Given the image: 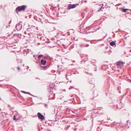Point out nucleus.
<instances>
[{
	"instance_id": "1",
	"label": "nucleus",
	"mask_w": 131,
	"mask_h": 131,
	"mask_svg": "<svg viewBox=\"0 0 131 131\" xmlns=\"http://www.w3.org/2000/svg\"><path fill=\"white\" fill-rule=\"evenodd\" d=\"M27 6L25 5L18 6L16 8V12H19L22 11H24L25 10L26 8H27Z\"/></svg>"
},
{
	"instance_id": "2",
	"label": "nucleus",
	"mask_w": 131,
	"mask_h": 131,
	"mask_svg": "<svg viewBox=\"0 0 131 131\" xmlns=\"http://www.w3.org/2000/svg\"><path fill=\"white\" fill-rule=\"evenodd\" d=\"M79 5L78 4H69L67 8L68 10H70L71 9H73L75 8L77 5Z\"/></svg>"
},
{
	"instance_id": "3",
	"label": "nucleus",
	"mask_w": 131,
	"mask_h": 131,
	"mask_svg": "<svg viewBox=\"0 0 131 131\" xmlns=\"http://www.w3.org/2000/svg\"><path fill=\"white\" fill-rule=\"evenodd\" d=\"M37 116L38 118L41 120L42 121L45 119V117L44 115L40 112H38L37 113Z\"/></svg>"
},
{
	"instance_id": "4",
	"label": "nucleus",
	"mask_w": 131,
	"mask_h": 131,
	"mask_svg": "<svg viewBox=\"0 0 131 131\" xmlns=\"http://www.w3.org/2000/svg\"><path fill=\"white\" fill-rule=\"evenodd\" d=\"M22 27V25L20 23L17 24L16 25V28L18 31L20 30Z\"/></svg>"
},
{
	"instance_id": "5",
	"label": "nucleus",
	"mask_w": 131,
	"mask_h": 131,
	"mask_svg": "<svg viewBox=\"0 0 131 131\" xmlns=\"http://www.w3.org/2000/svg\"><path fill=\"white\" fill-rule=\"evenodd\" d=\"M119 9L121 10L122 11V12H124L125 13H129L128 12L127 10H129L127 8H124L122 7H121L119 8Z\"/></svg>"
},
{
	"instance_id": "6",
	"label": "nucleus",
	"mask_w": 131,
	"mask_h": 131,
	"mask_svg": "<svg viewBox=\"0 0 131 131\" xmlns=\"http://www.w3.org/2000/svg\"><path fill=\"white\" fill-rule=\"evenodd\" d=\"M47 62V61L44 60L43 59H41L40 60V64L41 65H45Z\"/></svg>"
},
{
	"instance_id": "7",
	"label": "nucleus",
	"mask_w": 131,
	"mask_h": 131,
	"mask_svg": "<svg viewBox=\"0 0 131 131\" xmlns=\"http://www.w3.org/2000/svg\"><path fill=\"white\" fill-rule=\"evenodd\" d=\"M29 49L24 50L23 51V52L24 53V55L26 56L27 54L29 53Z\"/></svg>"
},
{
	"instance_id": "8",
	"label": "nucleus",
	"mask_w": 131,
	"mask_h": 131,
	"mask_svg": "<svg viewBox=\"0 0 131 131\" xmlns=\"http://www.w3.org/2000/svg\"><path fill=\"white\" fill-rule=\"evenodd\" d=\"M98 91H94L93 92V95L95 97H96L98 95Z\"/></svg>"
},
{
	"instance_id": "9",
	"label": "nucleus",
	"mask_w": 131,
	"mask_h": 131,
	"mask_svg": "<svg viewBox=\"0 0 131 131\" xmlns=\"http://www.w3.org/2000/svg\"><path fill=\"white\" fill-rule=\"evenodd\" d=\"M110 45L111 46L114 47H115L116 46V43L115 42V41H114L110 42Z\"/></svg>"
},
{
	"instance_id": "10",
	"label": "nucleus",
	"mask_w": 131,
	"mask_h": 131,
	"mask_svg": "<svg viewBox=\"0 0 131 131\" xmlns=\"http://www.w3.org/2000/svg\"><path fill=\"white\" fill-rule=\"evenodd\" d=\"M41 67H42L43 69H44V70H45L48 69L49 67V65H48L46 66H41Z\"/></svg>"
},
{
	"instance_id": "11",
	"label": "nucleus",
	"mask_w": 131,
	"mask_h": 131,
	"mask_svg": "<svg viewBox=\"0 0 131 131\" xmlns=\"http://www.w3.org/2000/svg\"><path fill=\"white\" fill-rule=\"evenodd\" d=\"M89 82L91 84H93L94 83V80L93 79H90L89 80Z\"/></svg>"
},
{
	"instance_id": "12",
	"label": "nucleus",
	"mask_w": 131,
	"mask_h": 131,
	"mask_svg": "<svg viewBox=\"0 0 131 131\" xmlns=\"http://www.w3.org/2000/svg\"><path fill=\"white\" fill-rule=\"evenodd\" d=\"M116 63L117 65L118 66L121 65L122 64V62L121 61H119L118 62H117Z\"/></svg>"
},
{
	"instance_id": "13",
	"label": "nucleus",
	"mask_w": 131,
	"mask_h": 131,
	"mask_svg": "<svg viewBox=\"0 0 131 131\" xmlns=\"http://www.w3.org/2000/svg\"><path fill=\"white\" fill-rule=\"evenodd\" d=\"M26 94H28L31 95H32V96L38 97L37 96H34V95H32V94H30V93L29 92H26Z\"/></svg>"
},
{
	"instance_id": "14",
	"label": "nucleus",
	"mask_w": 131,
	"mask_h": 131,
	"mask_svg": "<svg viewBox=\"0 0 131 131\" xmlns=\"http://www.w3.org/2000/svg\"><path fill=\"white\" fill-rule=\"evenodd\" d=\"M43 56V55L42 54L39 55L38 56V58H40Z\"/></svg>"
},
{
	"instance_id": "15",
	"label": "nucleus",
	"mask_w": 131,
	"mask_h": 131,
	"mask_svg": "<svg viewBox=\"0 0 131 131\" xmlns=\"http://www.w3.org/2000/svg\"><path fill=\"white\" fill-rule=\"evenodd\" d=\"M92 31H89V30H88V31H86V32H85V34H89V33L90 32H92Z\"/></svg>"
},
{
	"instance_id": "16",
	"label": "nucleus",
	"mask_w": 131,
	"mask_h": 131,
	"mask_svg": "<svg viewBox=\"0 0 131 131\" xmlns=\"http://www.w3.org/2000/svg\"><path fill=\"white\" fill-rule=\"evenodd\" d=\"M19 34H14V36L18 37L19 36Z\"/></svg>"
},
{
	"instance_id": "17",
	"label": "nucleus",
	"mask_w": 131,
	"mask_h": 131,
	"mask_svg": "<svg viewBox=\"0 0 131 131\" xmlns=\"http://www.w3.org/2000/svg\"><path fill=\"white\" fill-rule=\"evenodd\" d=\"M27 30L28 31H30L31 30V29L30 28H28L27 29Z\"/></svg>"
},
{
	"instance_id": "18",
	"label": "nucleus",
	"mask_w": 131,
	"mask_h": 131,
	"mask_svg": "<svg viewBox=\"0 0 131 131\" xmlns=\"http://www.w3.org/2000/svg\"><path fill=\"white\" fill-rule=\"evenodd\" d=\"M97 26H96L95 27V29H97V30H98V29H99L101 28V27H100L99 26L98 27V28H97Z\"/></svg>"
},
{
	"instance_id": "19",
	"label": "nucleus",
	"mask_w": 131,
	"mask_h": 131,
	"mask_svg": "<svg viewBox=\"0 0 131 131\" xmlns=\"http://www.w3.org/2000/svg\"><path fill=\"white\" fill-rule=\"evenodd\" d=\"M16 119V116L15 115H14V117H13V119L14 120H15Z\"/></svg>"
},
{
	"instance_id": "20",
	"label": "nucleus",
	"mask_w": 131,
	"mask_h": 131,
	"mask_svg": "<svg viewBox=\"0 0 131 131\" xmlns=\"http://www.w3.org/2000/svg\"><path fill=\"white\" fill-rule=\"evenodd\" d=\"M21 91V92L22 93H25V94L26 93V92H25L24 91Z\"/></svg>"
},
{
	"instance_id": "21",
	"label": "nucleus",
	"mask_w": 131,
	"mask_h": 131,
	"mask_svg": "<svg viewBox=\"0 0 131 131\" xmlns=\"http://www.w3.org/2000/svg\"><path fill=\"white\" fill-rule=\"evenodd\" d=\"M90 61L91 62V63H95L96 62H94L92 61Z\"/></svg>"
},
{
	"instance_id": "22",
	"label": "nucleus",
	"mask_w": 131,
	"mask_h": 131,
	"mask_svg": "<svg viewBox=\"0 0 131 131\" xmlns=\"http://www.w3.org/2000/svg\"><path fill=\"white\" fill-rule=\"evenodd\" d=\"M17 70H20V68H19V67H17Z\"/></svg>"
},
{
	"instance_id": "23",
	"label": "nucleus",
	"mask_w": 131,
	"mask_h": 131,
	"mask_svg": "<svg viewBox=\"0 0 131 131\" xmlns=\"http://www.w3.org/2000/svg\"><path fill=\"white\" fill-rule=\"evenodd\" d=\"M128 80H129V82L131 83V80L129 79H128Z\"/></svg>"
},
{
	"instance_id": "24",
	"label": "nucleus",
	"mask_w": 131,
	"mask_h": 131,
	"mask_svg": "<svg viewBox=\"0 0 131 131\" xmlns=\"http://www.w3.org/2000/svg\"><path fill=\"white\" fill-rule=\"evenodd\" d=\"M112 51L111 50H110L108 52H110V53H111L112 52Z\"/></svg>"
},
{
	"instance_id": "25",
	"label": "nucleus",
	"mask_w": 131,
	"mask_h": 131,
	"mask_svg": "<svg viewBox=\"0 0 131 131\" xmlns=\"http://www.w3.org/2000/svg\"><path fill=\"white\" fill-rule=\"evenodd\" d=\"M89 45L88 44H86V47H88V46H89Z\"/></svg>"
},
{
	"instance_id": "26",
	"label": "nucleus",
	"mask_w": 131,
	"mask_h": 131,
	"mask_svg": "<svg viewBox=\"0 0 131 131\" xmlns=\"http://www.w3.org/2000/svg\"><path fill=\"white\" fill-rule=\"evenodd\" d=\"M103 6V5H102V6L100 8V10H101L102 9V8Z\"/></svg>"
},
{
	"instance_id": "27",
	"label": "nucleus",
	"mask_w": 131,
	"mask_h": 131,
	"mask_svg": "<svg viewBox=\"0 0 131 131\" xmlns=\"http://www.w3.org/2000/svg\"><path fill=\"white\" fill-rule=\"evenodd\" d=\"M93 65L94 66H96V64H95V63H93Z\"/></svg>"
},
{
	"instance_id": "28",
	"label": "nucleus",
	"mask_w": 131,
	"mask_h": 131,
	"mask_svg": "<svg viewBox=\"0 0 131 131\" xmlns=\"http://www.w3.org/2000/svg\"><path fill=\"white\" fill-rule=\"evenodd\" d=\"M42 38V37H40V39H41V40Z\"/></svg>"
},
{
	"instance_id": "29",
	"label": "nucleus",
	"mask_w": 131,
	"mask_h": 131,
	"mask_svg": "<svg viewBox=\"0 0 131 131\" xmlns=\"http://www.w3.org/2000/svg\"><path fill=\"white\" fill-rule=\"evenodd\" d=\"M43 58L44 59H45V58H47V57L46 56H45V57H43Z\"/></svg>"
},
{
	"instance_id": "30",
	"label": "nucleus",
	"mask_w": 131,
	"mask_h": 131,
	"mask_svg": "<svg viewBox=\"0 0 131 131\" xmlns=\"http://www.w3.org/2000/svg\"><path fill=\"white\" fill-rule=\"evenodd\" d=\"M84 2L86 3L87 2V1L86 0H84Z\"/></svg>"
},
{
	"instance_id": "31",
	"label": "nucleus",
	"mask_w": 131,
	"mask_h": 131,
	"mask_svg": "<svg viewBox=\"0 0 131 131\" xmlns=\"http://www.w3.org/2000/svg\"><path fill=\"white\" fill-rule=\"evenodd\" d=\"M71 48H74V46H71Z\"/></svg>"
},
{
	"instance_id": "32",
	"label": "nucleus",
	"mask_w": 131,
	"mask_h": 131,
	"mask_svg": "<svg viewBox=\"0 0 131 131\" xmlns=\"http://www.w3.org/2000/svg\"><path fill=\"white\" fill-rule=\"evenodd\" d=\"M94 71H97L96 68L95 69H94Z\"/></svg>"
},
{
	"instance_id": "33",
	"label": "nucleus",
	"mask_w": 131,
	"mask_h": 131,
	"mask_svg": "<svg viewBox=\"0 0 131 131\" xmlns=\"http://www.w3.org/2000/svg\"><path fill=\"white\" fill-rule=\"evenodd\" d=\"M66 78L67 79H68V78H67V76H66Z\"/></svg>"
},
{
	"instance_id": "34",
	"label": "nucleus",
	"mask_w": 131,
	"mask_h": 131,
	"mask_svg": "<svg viewBox=\"0 0 131 131\" xmlns=\"http://www.w3.org/2000/svg\"><path fill=\"white\" fill-rule=\"evenodd\" d=\"M33 57H35V55L34 54V55H33Z\"/></svg>"
},
{
	"instance_id": "35",
	"label": "nucleus",
	"mask_w": 131,
	"mask_h": 131,
	"mask_svg": "<svg viewBox=\"0 0 131 131\" xmlns=\"http://www.w3.org/2000/svg\"><path fill=\"white\" fill-rule=\"evenodd\" d=\"M80 56H81V58H82L83 57V56H82V55H80Z\"/></svg>"
},
{
	"instance_id": "36",
	"label": "nucleus",
	"mask_w": 131,
	"mask_h": 131,
	"mask_svg": "<svg viewBox=\"0 0 131 131\" xmlns=\"http://www.w3.org/2000/svg\"><path fill=\"white\" fill-rule=\"evenodd\" d=\"M35 61L36 62V63H37V62H38L37 61Z\"/></svg>"
},
{
	"instance_id": "37",
	"label": "nucleus",
	"mask_w": 131,
	"mask_h": 131,
	"mask_svg": "<svg viewBox=\"0 0 131 131\" xmlns=\"http://www.w3.org/2000/svg\"><path fill=\"white\" fill-rule=\"evenodd\" d=\"M35 60H36V57H35Z\"/></svg>"
},
{
	"instance_id": "38",
	"label": "nucleus",
	"mask_w": 131,
	"mask_h": 131,
	"mask_svg": "<svg viewBox=\"0 0 131 131\" xmlns=\"http://www.w3.org/2000/svg\"><path fill=\"white\" fill-rule=\"evenodd\" d=\"M112 33L114 35H115V34H114V32H112Z\"/></svg>"
},
{
	"instance_id": "39",
	"label": "nucleus",
	"mask_w": 131,
	"mask_h": 131,
	"mask_svg": "<svg viewBox=\"0 0 131 131\" xmlns=\"http://www.w3.org/2000/svg\"><path fill=\"white\" fill-rule=\"evenodd\" d=\"M50 41H48V42H47L48 43H50Z\"/></svg>"
},
{
	"instance_id": "40",
	"label": "nucleus",
	"mask_w": 131,
	"mask_h": 131,
	"mask_svg": "<svg viewBox=\"0 0 131 131\" xmlns=\"http://www.w3.org/2000/svg\"><path fill=\"white\" fill-rule=\"evenodd\" d=\"M27 67L28 68V69L29 68V67L28 66H27Z\"/></svg>"
},
{
	"instance_id": "41",
	"label": "nucleus",
	"mask_w": 131,
	"mask_h": 131,
	"mask_svg": "<svg viewBox=\"0 0 131 131\" xmlns=\"http://www.w3.org/2000/svg\"><path fill=\"white\" fill-rule=\"evenodd\" d=\"M87 61V60H84V62H85V61Z\"/></svg>"
},
{
	"instance_id": "42",
	"label": "nucleus",
	"mask_w": 131,
	"mask_h": 131,
	"mask_svg": "<svg viewBox=\"0 0 131 131\" xmlns=\"http://www.w3.org/2000/svg\"><path fill=\"white\" fill-rule=\"evenodd\" d=\"M54 94H52V95H53V96H54Z\"/></svg>"
},
{
	"instance_id": "43",
	"label": "nucleus",
	"mask_w": 131,
	"mask_h": 131,
	"mask_svg": "<svg viewBox=\"0 0 131 131\" xmlns=\"http://www.w3.org/2000/svg\"><path fill=\"white\" fill-rule=\"evenodd\" d=\"M60 99H62V98H60Z\"/></svg>"
},
{
	"instance_id": "44",
	"label": "nucleus",
	"mask_w": 131,
	"mask_h": 131,
	"mask_svg": "<svg viewBox=\"0 0 131 131\" xmlns=\"http://www.w3.org/2000/svg\"><path fill=\"white\" fill-rule=\"evenodd\" d=\"M82 1H83V0H82L81 2H82Z\"/></svg>"
},
{
	"instance_id": "45",
	"label": "nucleus",
	"mask_w": 131,
	"mask_h": 131,
	"mask_svg": "<svg viewBox=\"0 0 131 131\" xmlns=\"http://www.w3.org/2000/svg\"><path fill=\"white\" fill-rule=\"evenodd\" d=\"M6 27L7 28V27H8V26H6Z\"/></svg>"
},
{
	"instance_id": "46",
	"label": "nucleus",
	"mask_w": 131,
	"mask_h": 131,
	"mask_svg": "<svg viewBox=\"0 0 131 131\" xmlns=\"http://www.w3.org/2000/svg\"><path fill=\"white\" fill-rule=\"evenodd\" d=\"M45 106H47V104H45Z\"/></svg>"
},
{
	"instance_id": "47",
	"label": "nucleus",
	"mask_w": 131,
	"mask_h": 131,
	"mask_svg": "<svg viewBox=\"0 0 131 131\" xmlns=\"http://www.w3.org/2000/svg\"><path fill=\"white\" fill-rule=\"evenodd\" d=\"M128 121H127V123L128 122Z\"/></svg>"
},
{
	"instance_id": "48",
	"label": "nucleus",
	"mask_w": 131,
	"mask_h": 131,
	"mask_svg": "<svg viewBox=\"0 0 131 131\" xmlns=\"http://www.w3.org/2000/svg\"><path fill=\"white\" fill-rule=\"evenodd\" d=\"M72 43V42H70V44L71 45V43Z\"/></svg>"
},
{
	"instance_id": "49",
	"label": "nucleus",
	"mask_w": 131,
	"mask_h": 131,
	"mask_svg": "<svg viewBox=\"0 0 131 131\" xmlns=\"http://www.w3.org/2000/svg\"><path fill=\"white\" fill-rule=\"evenodd\" d=\"M49 96H49L50 97H50V95H49Z\"/></svg>"
},
{
	"instance_id": "50",
	"label": "nucleus",
	"mask_w": 131,
	"mask_h": 131,
	"mask_svg": "<svg viewBox=\"0 0 131 131\" xmlns=\"http://www.w3.org/2000/svg\"><path fill=\"white\" fill-rule=\"evenodd\" d=\"M82 61H83V60H82V61H81V62H82Z\"/></svg>"
},
{
	"instance_id": "51",
	"label": "nucleus",
	"mask_w": 131,
	"mask_h": 131,
	"mask_svg": "<svg viewBox=\"0 0 131 131\" xmlns=\"http://www.w3.org/2000/svg\"><path fill=\"white\" fill-rule=\"evenodd\" d=\"M118 32V31H116V32Z\"/></svg>"
},
{
	"instance_id": "52",
	"label": "nucleus",
	"mask_w": 131,
	"mask_h": 131,
	"mask_svg": "<svg viewBox=\"0 0 131 131\" xmlns=\"http://www.w3.org/2000/svg\"><path fill=\"white\" fill-rule=\"evenodd\" d=\"M1 98H0V100H1Z\"/></svg>"
},
{
	"instance_id": "53",
	"label": "nucleus",
	"mask_w": 131,
	"mask_h": 131,
	"mask_svg": "<svg viewBox=\"0 0 131 131\" xmlns=\"http://www.w3.org/2000/svg\"><path fill=\"white\" fill-rule=\"evenodd\" d=\"M68 32L69 33V34H70V33L69 32Z\"/></svg>"
},
{
	"instance_id": "54",
	"label": "nucleus",
	"mask_w": 131,
	"mask_h": 131,
	"mask_svg": "<svg viewBox=\"0 0 131 131\" xmlns=\"http://www.w3.org/2000/svg\"><path fill=\"white\" fill-rule=\"evenodd\" d=\"M120 30V29H118V30H119V31Z\"/></svg>"
},
{
	"instance_id": "55",
	"label": "nucleus",
	"mask_w": 131,
	"mask_h": 131,
	"mask_svg": "<svg viewBox=\"0 0 131 131\" xmlns=\"http://www.w3.org/2000/svg\"><path fill=\"white\" fill-rule=\"evenodd\" d=\"M108 54H110V53H109Z\"/></svg>"
},
{
	"instance_id": "56",
	"label": "nucleus",
	"mask_w": 131,
	"mask_h": 131,
	"mask_svg": "<svg viewBox=\"0 0 131 131\" xmlns=\"http://www.w3.org/2000/svg\"><path fill=\"white\" fill-rule=\"evenodd\" d=\"M56 115H57V114H56Z\"/></svg>"
},
{
	"instance_id": "57",
	"label": "nucleus",
	"mask_w": 131,
	"mask_h": 131,
	"mask_svg": "<svg viewBox=\"0 0 131 131\" xmlns=\"http://www.w3.org/2000/svg\"><path fill=\"white\" fill-rule=\"evenodd\" d=\"M69 89L70 90V88H69Z\"/></svg>"
},
{
	"instance_id": "58",
	"label": "nucleus",
	"mask_w": 131,
	"mask_h": 131,
	"mask_svg": "<svg viewBox=\"0 0 131 131\" xmlns=\"http://www.w3.org/2000/svg\"><path fill=\"white\" fill-rule=\"evenodd\" d=\"M121 91H120V92H119V93H121Z\"/></svg>"
},
{
	"instance_id": "59",
	"label": "nucleus",
	"mask_w": 131,
	"mask_h": 131,
	"mask_svg": "<svg viewBox=\"0 0 131 131\" xmlns=\"http://www.w3.org/2000/svg\"><path fill=\"white\" fill-rule=\"evenodd\" d=\"M65 92L66 91V90L64 91Z\"/></svg>"
},
{
	"instance_id": "60",
	"label": "nucleus",
	"mask_w": 131,
	"mask_h": 131,
	"mask_svg": "<svg viewBox=\"0 0 131 131\" xmlns=\"http://www.w3.org/2000/svg\"><path fill=\"white\" fill-rule=\"evenodd\" d=\"M0 110H1V109L0 108Z\"/></svg>"
},
{
	"instance_id": "61",
	"label": "nucleus",
	"mask_w": 131,
	"mask_h": 131,
	"mask_svg": "<svg viewBox=\"0 0 131 131\" xmlns=\"http://www.w3.org/2000/svg\"><path fill=\"white\" fill-rule=\"evenodd\" d=\"M130 20H131V19H130Z\"/></svg>"
}]
</instances>
